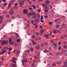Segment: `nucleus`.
<instances>
[{
    "instance_id": "obj_1",
    "label": "nucleus",
    "mask_w": 67,
    "mask_h": 67,
    "mask_svg": "<svg viewBox=\"0 0 67 67\" xmlns=\"http://www.w3.org/2000/svg\"><path fill=\"white\" fill-rule=\"evenodd\" d=\"M19 4L20 5V7H23V5L24 4V1L22 0H20L18 1Z\"/></svg>"
},
{
    "instance_id": "obj_2",
    "label": "nucleus",
    "mask_w": 67,
    "mask_h": 67,
    "mask_svg": "<svg viewBox=\"0 0 67 67\" xmlns=\"http://www.w3.org/2000/svg\"><path fill=\"white\" fill-rule=\"evenodd\" d=\"M8 13L10 14V15H12V14H13L14 13V10L12 9H11L10 11Z\"/></svg>"
},
{
    "instance_id": "obj_3",
    "label": "nucleus",
    "mask_w": 67,
    "mask_h": 67,
    "mask_svg": "<svg viewBox=\"0 0 67 67\" xmlns=\"http://www.w3.org/2000/svg\"><path fill=\"white\" fill-rule=\"evenodd\" d=\"M1 43L3 44H8V41L7 40H4Z\"/></svg>"
},
{
    "instance_id": "obj_4",
    "label": "nucleus",
    "mask_w": 67,
    "mask_h": 67,
    "mask_svg": "<svg viewBox=\"0 0 67 67\" xmlns=\"http://www.w3.org/2000/svg\"><path fill=\"white\" fill-rule=\"evenodd\" d=\"M23 62L24 63H27V58H24L23 59Z\"/></svg>"
},
{
    "instance_id": "obj_5",
    "label": "nucleus",
    "mask_w": 67,
    "mask_h": 67,
    "mask_svg": "<svg viewBox=\"0 0 67 67\" xmlns=\"http://www.w3.org/2000/svg\"><path fill=\"white\" fill-rule=\"evenodd\" d=\"M33 14H34V13H33L31 12L29 13H28L27 14V16H30V15L32 16Z\"/></svg>"
},
{
    "instance_id": "obj_6",
    "label": "nucleus",
    "mask_w": 67,
    "mask_h": 67,
    "mask_svg": "<svg viewBox=\"0 0 67 67\" xmlns=\"http://www.w3.org/2000/svg\"><path fill=\"white\" fill-rule=\"evenodd\" d=\"M23 12L24 14H26L27 13V10L26 9L24 10L23 11Z\"/></svg>"
},
{
    "instance_id": "obj_7",
    "label": "nucleus",
    "mask_w": 67,
    "mask_h": 67,
    "mask_svg": "<svg viewBox=\"0 0 67 67\" xmlns=\"http://www.w3.org/2000/svg\"><path fill=\"white\" fill-rule=\"evenodd\" d=\"M67 62H65L64 63L63 65V67H64L65 66H67Z\"/></svg>"
},
{
    "instance_id": "obj_8",
    "label": "nucleus",
    "mask_w": 67,
    "mask_h": 67,
    "mask_svg": "<svg viewBox=\"0 0 67 67\" xmlns=\"http://www.w3.org/2000/svg\"><path fill=\"white\" fill-rule=\"evenodd\" d=\"M46 4H49L50 3V2L48 1H46L45 2Z\"/></svg>"
},
{
    "instance_id": "obj_9",
    "label": "nucleus",
    "mask_w": 67,
    "mask_h": 67,
    "mask_svg": "<svg viewBox=\"0 0 67 67\" xmlns=\"http://www.w3.org/2000/svg\"><path fill=\"white\" fill-rule=\"evenodd\" d=\"M44 44L45 46H47L48 44V43L47 41L44 42Z\"/></svg>"
},
{
    "instance_id": "obj_10",
    "label": "nucleus",
    "mask_w": 67,
    "mask_h": 67,
    "mask_svg": "<svg viewBox=\"0 0 67 67\" xmlns=\"http://www.w3.org/2000/svg\"><path fill=\"white\" fill-rule=\"evenodd\" d=\"M12 41V39L11 38H9V43H10V44H11V42Z\"/></svg>"
},
{
    "instance_id": "obj_11",
    "label": "nucleus",
    "mask_w": 67,
    "mask_h": 67,
    "mask_svg": "<svg viewBox=\"0 0 67 67\" xmlns=\"http://www.w3.org/2000/svg\"><path fill=\"white\" fill-rule=\"evenodd\" d=\"M44 36H45L46 38H48V34H44Z\"/></svg>"
},
{
    "instance_id": "obj_12",
    "label": "nucleus",
    "mask_w": 67,
    "mask_h": 67,
    "mask_svg": "<svg viewBox=\"0 0 67 67\" xmlns=\"http://www.w3.org/2000/svg\"><path fill=\"white\" fill-rule=\"evenodd\" d=\"M40 46L38 45V46H36V49H37L38 50L39 49H40Z\"/></svg>"
},
{
    "instance_id": "obj_13",
    "label": "nucleus",
    "mask_w": 67,
    "mask_h": 67,
    "mask_svg": "<svg viewBox=\"0 0 67 67\" xmlns=\"http://www.w3.org/2000/svg\"><path fill=\"white\" fill-rule=\"evenodd\" d=\"M3 16H0V20H3Z\"/></svg>"
},
{
    "instance_id": "obj_14",
    "label": "nucleus",
    "mask_w": 67,
    "mask_h": 67,
    "mask_svg": "<svg viewBox=\"0 0 67 67\" xmlns=\"http://www.w3.org/2000/svg\"><path fill=\"white\" fill-rule=\"evenodd\" d=\"M5 16L6 18H9L10 16V15L9 14L6 15H5Z\"/></svg>"
},
{
    "instance_id": "obj_15",
    "label": "nucleus",
    "mask_w": 67,
    "mask_h": 67,
    "mask_svg": "<svg viewBox=\"0 0 67 67\" xmlns=\"http://www.w3.org/2000/svg\"><path fill=\"white\" fill-rule=\"evenodd\" d=\"M14 1H16V0H12L10 2V3H13L14 2Z\"/></svg>"
},
{
    "instance_id": "obj_16",
    "label": "nucleus",
    "mask_w": 67,
    "mask_h": 67,
    "mask_svg": "<svg viewBox=\"0 0 67 67\" xmlns=\"http://www.w3.org/2000/svg\"><path fill=\"white\" fill-rule=\"evenodd\" d=\"M34 21H36V22H40V20H38L37 19H36Z\"/></svg>"
},
{
    "instance_id": "obj_17",
    "label": "nucleus",
    "mask_w": 67,
    "mask_h": 67,
    "mask_svg": "<svg viewBox=\"0 0 67 67\" xmlns=\"http://www.w3.org/2000/svg\"><path fill=\"white\" fill-rule=\"evenodd\" d=\"M16 55H18L19 54V50H17L16 51Z\"/></svg>"
},
{
    "instance_id": "obj_18",
    "label": "nucleus",
    "mask_w": 67,
    "mask_h": 67,
    "mask_svg": "<svg viewBox=\"0 0 67 67\" xmlns=\"http://www.w3.org/2000/svg\"><path fill=\"white\" fill-rule=\"evenodd\" d=\"M8 50H9V51H12V48H8Z\"/></svg>"
},
{
    "instance_id": "obj_19",
    "label": "nucleus",
    "mask_w": 67,
    "mask_h": 67,
    "mask_svg": "<svg viewBox=\"0 0 67 67\" xmlns=\"http://www.w3.org/2000/svg\"><path fill=\"white\" fill-rule=\"evenodd\" d=\"M7 48H8V47H4V48L2 49V50L4 51V50L6 49H7Z\"/></svg>"
},
{
    "instance_id": "obj_20",
    "label": "nucleus",
    "mask_w": 67,
    "mask_h": 67,
    "mask_svg": "<svg viewBox=\"0 0 67 67\" xmlns=\"http://www.w3.org/2000/svg\"><path fill=\"white\" fill-rule=\"evenodd\" d=\"M32 18L33 19H36V16L35 15H34L32 16Z\"/></svg>"
},
{
    "instance_id": "obj_21",
    "label": "nucleus",
    "mask_w": 67,
    "mask_h": 67,
    "mask_svg": "<svg viewBox=\"0 0 67 67\" xmlns=\"http://www.w3.org/2000/svg\"><path fill=\"white\" fill-rule=\"evenodd\" d=\"M43 7H44L45 8L47 7V5H45V4L44 3H43Z\"/></svg>"
},
{
    "instance_id": "obj_22",
    "label": "nucleus",
    "mask_w": 67,
    "mask_h": 67,
    "mask_svg": "<svg viewBox=\"0 0 67 67\" xmlns=\"http://www.w3.org/2000/svg\"><path fill=\"white\" fill-rule=\"evenodd\" d=\"M44 53H49V51H47V50H45L43 51Z\"/></svg>"
},
{
    "instance_id": "obj_23",
    "label": "nucleus",
    "mask_w": 67,
    "mask_h": 67,
    "mask_svg": "<svg viewBox=\"0 0 67 67\" xmlns=\"http://www.w3.org/2000/svg\"><path fill=\"white\" fill-rule=\"evenodd\" d=\"M6 52V50H5L4 51H3L1 53V54H3V53H5Z\"/></svg>"
},
{
    "instance_id": "obj_24",
    "label": "nucleus",
    "mask_w": 67,
    "mask_h": 67,
    "mask_svg": "<svg viewBox=\"0 0 67 67\" xmlns=\"http://www.w3.org/2000/svg\"><path fill=\"white\" fill-rule=\"evenodd\" d=\"M30 50L31 52H33L34 50V49L33 48H31L30 49Z\"/></svg>"
},
{
    "instance_id": "obj_25",
    "label": "nucleus",
    "mask_w": 67,
    "mask_h": 67,
    "mask_svg": "<svg viewBox=\"0 0 67 67\" xmlns=\"http://www.w3.org/2000/svg\"><path fill=\"white\" fill-rule=\"evenodd\" d=\"M63 47H64V48L66 49V48H67V46L66 45H64V46Z\"/></svg>"
},
{
    "instance_id": "obj_26",
    "label": "nucleus",
    "mask_w": 67,
    "mask_h": 67,
    "mask_svg": "<svg viewBox=\"0 0 67 67\" xmlns=\"http://www.w3.org/2000/svg\"><path fill=\"white\" fill-rule=\"evenodd\" d=\"M60 55V52H57L56 54V55Z\"/></svg>"
},
{
    "instance_id": "obj_27",
    "label": "nucleus",
    "mask_w": 67,
    "mask_h": 67,
    "mask_svg": "<svg viewBox=\"0 0 67 67\" xmlns=\"http://www.w3.org/2000/svg\"><path fill=\"white\" fill-rule=\"evenodd\" d=\"M57 32V30H54L53 31V33L54 34H55Z\"/></svg>"
},
{
    "instance_id": "obj_28",
    "label": "nucleus",
    "mask_w": 67,
    "mask_h": 67,
    "mask_svg": "<svg viewBox=\"0 0 67 67\" xmlns=\"http://www.w3.org/2000/svg\"><path fill=\"white\" fill-rule=\"evenodd\" d=\"M48 10L47 9H46L44 10V12H48Z\"/></svg>"
},
{
    "instance_id": "obj_29",
    "label": "nucleus",
    "mask_w": 67,
    "mask_h": 67,
    "mask_svg": "<svg viewBox=\"0 0 67 67\" xmlns=\"http://www.w3.org/2000/svg\"><path fill=\"white\" fill-rule=\"evenodd\" d=\"M31 38H35V35H33L31 37Z\"/></svg>"
},
{
    "instance_id": "obj_30",
    "label": "nucleus",
    "mask_w": 67,
    "mask_h": 67,
    "mask_svg": "<svg viewBox=\"0 0 67 67\" xmlns=\"http://www.w3.org/2000/svg\"><path fill=\"white\" fill-rule=\"evenodd\" d=\"M37 18L38 19H40V15L38 14V16L37 15Z\"/></svg>"
},
{
    "instance_id": "obj_31",
    "label": "nucleus",
    "mask_w": 67,
    "mask_h": 67,
    "mask_svg": "<svg viewBox=\"0 0 67 67\" xmlns=\"http://www.w3.org/2000/svg\"><path fill=\"white\" fill-rule=\"evenodd\" d=\"M41 46V47H44V45L43 44V43H42L41 44H40Z\"/></svg>"
},
{
    "instance_id": "obj_32",
    "label": "nucleus",
    "mask_w": 67,
    "mask_h": 67,
    "mask_svg": "<svg viewBox=\"0 0 67 67\" xmlns=\"http://www.w3.org/2000/svg\"><path fill=\"white\" fill-rule=\"evenodd\" d=\"M62 49V47L61 46H59L58 47V49H59V50H60Z\"/></svg>"
},
{
    "instance_id": "obj_33",
    "label": "nucleus",
    "mask_w": 67,
    "mask_h": 67,
    "mask_svg": "<svg viewBox=\"0 0 67 67\" xmlns=\"http://www.w3.org/2000/svg\"><path fill=\"white\" fill-rule=\"evenodd\" d=\"M32 43H33V45H35V44H36V43L35 42V41H33L32 42Z\"/></svg>"
},
{
    "instance_id": "obj_34",
    "label": "nucleus",
    "mask_w": 67,
    "mask_h": 67,
    "mask_svg": "<svg viewBox=\"0 0 67 67\" xmlns=\"http://www.w3.org/2000/svg\"><path fill=\"white\" fill-rule=\"evenodd\" d=\"M64 38V37L63 36H62L60 37L61 39H63Z\"/></svg>"
},
{
    "instance_id": "obj_35",
    "label": "nucleus",
    "mask_w": 67,
    "mask_h": 67,
    "mask_svg": "<svg viewBox=\"0 0 67 67\" xmlns=\"http://www.w3.org/2000/svg\"><path fill=\"white\" fill-rule=\"evenodd\" d=\"M56 27L57 28H58L59 27V25H57L56 26Z\"/></svg>"
},
{
    "instance_id": "obj_36",
    "label": "nucleus",
    "mask_w": 67,
    "mask_h": 67,
    "mask_svg": "<svg viewBox=\"0 0 67 67\" xmlns=\"http://www.w3.org/2000/svg\"><path fill=\"white\" fill-rule=\"evenodd\" d=\"M53 45L54 46H57V43H54L53 44Z\"/></svg>"
},
{
    "instance_id": "obj_37",
    "label": "nucleus",
    "mask_w": 67,
    "mask_h": 67,
    "mask_svg": "<svg viewBox=\"0 0 67 67\" xmlns=\"http://www.w3.org/2000/svg\"><path fill=\"white\" fill-rule=\"evenodd\" d=\"M43 19H44V18H43V15H42L41 17V20H43Z\"/></svg>"
},
{
    "instance_id": "obj_38",
    "label": "nucleus",
    "mask_w": 67,
    "mask_h": 67,
    "mask_svg": "<svg viewBox=\"0 0 67 67\" xmlns=\"http://www.w3.org/2000/svg\"><path fill=\"white\" fill-rule=\"evenodd\" d=\"M34 57L36 59H37V57L36 55H35L34 56Z\"/></svg>"
},
{
    "instance_id": "obj_39",
    "label": "nucleus",
    "mask_w": 67,
    "mask_h": 67,
    "mask_svg": "<svg viewBox=\"0 0 67 67\" xmlns=\"http://www.w3.org/2000/svg\"><path fill=\"white\" fill-rule=\"evenodd\" d=\"M44 31H45V30L44 29L43 30H41V32L42 33H43V32H44Z\"/></svg>"
},
{
    "instance_id": "obj_40",
    "label": "nucleus",
    "mask_w": 67,
    "mask_h": 67,
    "mask_svg": "<svg viewBox=\"0 0 67 67\" xmlns=\"http://www.w3.org/2000/svg\"><path fill=\"white\" fill-rule=\"evenodd\" d=\"M50 42L51 43H53L54 42V41L53 40H51L50 41Z\"/></svg>"
},
{
    "instance_id": "obj_41",
    "label": "nucleus",
    "mask_w": 67,
    "mask_h": 67,
    "mask_svg": "<svg viewBox=\"0 0 67 67\" xmlns=\"http://www.w3.org/2000/svg\"><path fill=\"white\" fill-rule=\"evenodd\" d=\"M49 25H52V24H53V23L52 22H50L49 23Z\"/></svg>"
},
{
    "instance_id": "obj_42",
    "label": "nucleus",
    "mask_w": 67,
    "mask_h": 67,
    "mask_svg": "<svg viewBox=\"0 0 67 67\" xmlns=\"http://www.w3.org/2000/svg\"><path fill=\"white\" fill-rule=\"evenodd\" d=\"M12 62H13V63H15V60H12Z\"/></svg>"
},
{
    "instance_id": "obj_43",
    "label": "nucleus",
    "mask_w": 67,
    "mask_h": 67,
    "mask_svg": "<svg viewBox=\"0 0 67 67\" xmlns=\"http://www.w3.org/2000/svg\"><path fill=\"white\" fill-rule=\"evenodd\" d=\"M61 44H62V43L61 42H59L58 44L59 45H60Z\"/></svg>"
},
{
    "instance_id": "obj_44",
    "label": "nucleus",
    "mask_w": 67,
    "mask_h": 67,
    "mask_svg": "<svg viewBox=\"0 0 67 67\" xmlns=\"http://www.w3.org/2000/svg\"><path fill=\"white\" fill-rule=\"evenodd\" d=\"M32 67H34V66H35V64H34V63H33L32 64Z\"/></svg>"
},
{
    "instance_id": "obj_45",
    "label": "nucleus",
    "mask_w": 67,
    "mask_h": 67,
    "mask_svg": "<svg viewBox=\"0 0 67 67\" xmlns=\"http://www.w3.org/2000/svg\"><path fill=\"white\" fill-rule=\"evenodd\" d=\"M52 65L53 66H56V63H54L52 64Z\"/></svg>"
},
{
    "instance_id": "obj_46",
    "label": "nucleus",
    "mask_w": 67,
    "mask_h": 67,
    "mask_svg": "<svg viewBox=\"0 0 67 67\" xmlns=\"http://www.w3.org/2000/svg\"><path fill=\"white\" fill-rule=\"evenodd\" d=\"M17 17L18 18H21V16H20V15L17 16Z\"/></svg>"
},
{
    "instance_id": "obj_47",
    "label": "nucleus",
    "mask_w": 67,
    "mask_h": 67,
    "mask_svg": "<svg viewBox=\"0 0 67 67\" xmlns=\"http://www.w3.org/2000/svg\"><path fill=\"white\" fill-rule=\"evenodd\" d=\"M26 52L27 53H30V51L29 50H26Z\"/></svg>"
},
{
    "instance_id": "obj_48",
    "label": "nucleus",
    "mask_w": 67,
    "mask_h": 67,
    "mask_svg": "<svg viewBox=\"0 0 67 67\" xmlns=\"http://www.w3.org/2000/svg\"><path fill=\"white\" fill-rule=\"evenodd\" d=\"M16 41L17 42H20V39H19L17 40H16Z\"/></svg>"
},
{
    "instance_id": "obj_49",
    "label": "nucleus",
    "mask_w": 67,
    "mask_h": 67,
    "mask_svg": "<svg viewBox=\"0 0 67 67\" xmlns=\"http://www.w3.org/2000/svg\"><path fill=\"white\" fill-rule=\"evenodd\" d=\"M3 22V21L2 20H0V24L1 23H2Z\"/></svg>"
},
{
    "instance_id": "obj_50",
    "label": "nucleus",
    "mask_w": 67,
    "mask_h": 67,
    "mask_svg": "<svg viewBox=\"0 0 67 67\" xmlns=\"http://www.w3.org/2000/svg\"><path fill=\"white\" fill-rule=\"evenodd\" d=\"M11 5V3H10L9 4V5H8V7H10V6Z\"/></svg>"
},
{
    "instance_id": "obj_51",
    "label": "nucleus",
    "mask_w": 67,
    "mask_h": 67,
    "mask_svg": "<svg viewBox=\"0 0 67 67\" xmlns=\"http://www.w3.org/2000/svg\"><path fill=\"white\" fill-rule=\"evenodd\" d=\"M44 17L45 18H48V16L47 15H45Z\"/></svg>"
},
{
    "instance_id": "obj_52",
    "label": "nucleus",
    "mask_w": 67,
    "mask_h": 67,
    "mask_svg": "<svg viewBox=\"0 0 67 67\" xmlns=\"http://www.w3.org/2000/svg\"><path fill=\"white\" fill-rule=\"evenodd\" d=\"M8 4V3H5L4 4V5H7Z\"/></svg>"
},
{
    "instance_id": "obj_53",
    "label": "nucleus",
    "mask_w": 67,
    "mask_h": 67,
    "mask_svg": "<svg viewBox=\"0 0 67 67\" xmlns=\"http://www.w3.org/2000/svg\"><path fill=\"white\" fill-rule=\"evenodd\" d=\"M63 37H67V35H64L63 36Z\"/></svg>"
},
{
    "instance_id": "obj_54",
    "label": "nucleus",
    "mask_w": 67,
    "mask_h": 67,
    "mask_svg": "<svg viewBox=\"0 0 67 67\" xmlns=\"http://www.w3.org/2000/svg\"><path fill=\"white\" fill-rule=\"evenodd\" d=\"M10 45H13L14 44V42H12V43H11H11H10Z\"/></svg>"
},
{
    "instance_id": "obj_55",
    "label": "nucleus",
    "mask_w": 67,
    "mask_h": 67,
    "mask_svg": "<svg viewBox=\"0 0 67 67\" xmlns=\"http://www.w3.org/2000/svg\"><path fill=\"white\" fill-rule=\"evenodd\" d=\"M13 60H16V58H13Z\"/></svg>"
},
{
    "instance_id": "obj_56",
    "label": "nucleus",
    "mask_w": 67,
    "mask_h": 67,
    "mask_svg": "<svg viewBox=\"0 0 67 67\" xmlns=\"http://www.w3.org/2000/svg\"><path fill=\"white\" fill-rule=\"evenodd\" d=\"M49 50H51V49H52V48H51V47H49Z\"/></svg>"
},
{
    "instance_id": "obj_57",
    "label": "nucleus",
    "mask_w": 67,
    "mask_h": 67,
    "mask_svg": "<svg viewBox=\"0 0 67 67\" xmlns=\"http://www.w3.org/2000/svg\"><path fill=\"white\" fill-rule=\"evenodd\" d=\"M37 11L38 12H41V10H40V9H38L37 10Z\"/></svg>"
},
{
    "instance_id": "obj_58",
    "label": "nucleus",
    "mask_w": 67,
    "mask_h": 67,
    "mask_svg": "<svg viewBox=\"0 0 67 67\" xmlns=\"http://www.w3.org/2000/svg\"><path fill=\"white\" fill-rule=\"evenodd\" d=\"M12 66H15V65L14 64H12Z\"/></svg>"
},
{
    "instance_id": "obj_59",
    "label": "nucleus",
    "mask_w": 67,
    "mask_h": 67,
    "mask_svg": "<svg viewBox=\"0 0 67 67\" xmlns=\"http://www.w3.org/2000/svg\"><path fill=\"white\" fill-rule=\"evenodd\" d=\"M52 31H51V33H50V35L52 36H52Z\"/></svg>"
},
{
    "instance_id": "obj_60",
    "label": "nucleus",
    "mask_w": 67,
    "mask_h": 67,
    "mask_svg": "<svg viewBox=\"0 0 67 67\" xmlns=\"http://www.w3.org/2000/svg\"><path fill=\"white\" fill-rule=\"evenodd\" d=\"M45 9H49V8L48 7H46Z\"/></svg>"
},
{
    "instance_id": "obj_61",
    "label": "nucleus",
    "mask_w": 67,
    "mask_h": 67,
    "mask_svg": "<svg viewBox=\"0 0 67 67\" xmlns=\"http://www.w3.org/2000/svg\"><path fill=\"white\" fill-rule=\"evenodd\" d=\"M33 8H34V9H36V7L35 6H33Z\"/></svg>"
},
{
    "instance_id": "obj_62",
    "label": "nucleus",
    "mask_w": 67,
    "mask_h": 67,
    "mask_svg": "<svg viewBox=\"0 0 67 67\" xmlns=\"http://www.w3.org/2000/svg\"><path fill=\"white\" fill-rule=\"evenodd\" d=\"M58 19H57L55 20V22H57V21H58Z\"/></svg>"
},
{
    "instance_id": "obj_63",
    "label": "nucleus",
    "mask_w": 67,
    "mask_h": 67,
    "mask_svg": "<svg viewBox=\"0 0 67 67\" xmlns=\"http://www.w3.org/2000/svg\"><path fill=\"white\" fill-rule=\"evenodd\" d=\"M28 2L29 4H32V3L31 2H30V1H29Z\"/></svg>"
},
{
    "instance_id": "obj_64",
    "label": "nucleus",
    "mask_w": 67,
    "mask_h": 67,
    "mask_svg": "<svg viewBox=\"0 0 67 67\" xmlns=\"http://www.w3.org/2000/svg\"><path fill=\"white\" fill-rule=\"evenodd\" d=\"M2 62H1V61H0V65H2Z\"/></svg>"
}]
</instances>
